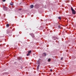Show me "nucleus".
<instances>
[{
	"instance_id": "obj_7",
	"label": "nucleus",
	"mask_w": 76,
	"mask_h": 76,
	"mask_svg": "<svg viewBox=\"0 0 76 76\" xmlns=\"http://www.w3.org/2000/svg\"><path fill=\"white\" fill-rule=\"evenodd\" d=\"M39 65H38L37 66V70H38V69H39Z\"/></svg>"
},
{
	"instance_id": "obj_13",
	"label": "nucleus",
	"mask_w": 76,
	"mask_h": 76,
	"mask_svg": "<svg viewBox=\"0 0 76 76\" xmlns=\"http://www.w3.org/2000/svg\"><path fill=\"white\" fill-rule=\"evenodd\" d=\"M31 53V50H30L28 52V53L30 54V53Z\"/></svg>"
},
{
	"instance_id": "obj_14",
	"label": "nucleus",
	"mask_w": 76,
	"mask_h": 76,
	"mask_svg": "<svg viewBox=\"0 0 76 76\" xmlns=\"http://www.w3.org/2000/svg\"><path fill=\"white\" fill-rule=\"evenodd\" d=\"M51 61V59L50 58L48 59V61Z\"/></svg>"
},
{
	"instance_id": "obj_12",
	"label": "nucleus",
	"mask_w": 76,
	"mask_h": 76,
	"mask_svg": "<svg viewBox=\"0 0 76 76\" xmlns=\"http://www.w3.org/2000/svg\"><path fill=\"white\" fill-rule=\"evenodd\" d=\"M6 26L7 27H9V24H7Z\"/></svg>"
},
{
	"instance_id": "obj_17",
	"label": "nucleus",
	"mask_w": 76,
	"mask_h": 76,
	"mask_svg": "<svg viewBox=\"0 0 76 76\" xmlns=\"http://www.w3.org/2000/svg\"><path fill=\"white\" fill-rule=\"evenodd\" d=\"M37 63H38V64H39V61H37Z\"/></svg>"
},
{
	"instance_id": "obj_23",
	"label": "nucleus",
	"mask_w": 76,
	"mask_h": 76,
	"mask_svg": "<svg viewBox=\"0 0 76 76\" xmlns=\"http://www.w3.org/2000/svg\"><path fill=\"white\" fill-rule=\"evenodd\" d=\"M18 59H19V60H20V58H19Z\"/></svg>"
},
{
	"instance_id": "obj_8",
	"label": "nucleus",
	"mask_w": 76,
	"mask_h": 76,
	"mask_svg": "<svg viewBox=\"0 0 76 76\" xmlns=\"http://www.w3.org/2000/svg\"><path fill=\"white\" fill-rule=\"evenodd\" d=\"M30 7L31 8H33V7H34V5H31L30 6Z\"/></svg>"
},
{
	"instance_id": "obj_4",
	"label": "nucleus",
	"mask_w": 76,
	"mask_h": 76,
	"mask_svg": "<svg viewBox=\"0 0 76 76\" xmlns=\"http://www.w3.org/2000/svg\"><path fill=\"white\" fill-rule=\"evenodd\" d=\"M57 37H53V39L54 40H56V39H57Z\"/></svg>"
},
{
	"instance_id": "obj_22",
	"label": "nucleus",
	"mask_w": 76,
	"mask_h": 76,
	"mask_svg": "<svg viewBox=\"0 0 76 76\" xmlns=\"http://www.w3.org/2000/svg\"><path fill=\"white\" fill-rule=\"evenodd\" d=\"M62 59H63V57L61 58V60H62Z\"/></svg>"
},
{
	"instance_id": "obj_18",
	"label": "nucleus",
	"mask_w": 76,
	"mask_h": 76,
	"mask_svg": "<svg viewBox=\"0 0 76 76\" xmlns=\"http://www.w3.org/2000/svg\"><path fill=\"white\" fill-rule=\"evenodd\" d=\"M2 1H3L4 2V1H6V0H2Z\"/></svg>"
},
{
	"instance_id": "obj_19",
	"label": "nucleus",
	"mask_w": 76,
	"mask_h": 76,
	"mask_svg": "<svg viewBox=\"0 0 76 76\" xmlns=\"http://www.w3.org/2000/svg\"><path fill=\"white\" fill-rule=\"evenodd\" d=\"M19 10H22V9H19Z\"/></svg>"
},
{
	"instance_id": "obj_11",
	"label": "nucleus",
	"mask_w": 76,
	"mask_h": 76,
	"mask_svg": "<svg viewBox=\"0 0 76 76\" xmlns=\"http://www.w3.org/2000/svg\"><path fill=\"white\" fill-rule=\"evenodd\" d=\"M58 19H59V20H61V17H58Z\"/></svg>"
},
{
	"instance_id": "obj_10",
	"label": "nucleus",
	"mask_w": 76,
	"mask_h": 76,
	"mask_svg": "<svg viewBox=\"0 0 76 76\" xmlns=\"http://www.w3.org/2000/svg\"><path fill=\"white\" fill-rule=\"evenodd\" d=\"M71 10H72V11L74 10L73 9L72 7H71Z\"/></svg>"
},
{
	"instance_id": "obj_9",
	"label": "nucleus",
	"mask_w": 76,
	"mask_h": 76,
	"mask_svg": "<svg viewBox=\"0 0 76 76\" xmlns=\"http://www.w3.org/2000/svg\"><path fill=\"white\" fill-rule=\"evenodd\" d=\"M58 28L59 29H61V28H62L61 27V26H58Z\"/></svg>"
},
{
	"instance_id": "obj_1",
	"label": "nucleus",
	"mask_w": 76,
	"mask_h": 76,
	"mask_svg": "<svg viewBox=\"0 0 76 76\" xmlns=\"http://www.w3.org/2000/svg\"><path fill=\"white\" fill-rule=\"evenodd\" d=\"M10 33H12V31L11 30H10L9 31H7V34H10Z\"/></svg>"
},
{
	"instance_id": "obj_2",
	"label": "nucleus",
	"mask_w": 76,
	"mask_h": 76,
	"mask_svg": "<svg viewBox=\"0 0 76 76\" xmlns=\"http://www.w3.org/2000/svg\"><path fill=\"white\" fill-rule=\"evenodd\" d=\"M3 8L4 10H7V8L4 6H3Z\"/></svg>"
},
{
	"instance_id": "obj_20",
	"label": "nucleus",
	"mask_w": 76,
	"mask_h": 76,
	"mask_svg": "<svg viewBox=\"0 0 76 76\" xmlns=\"http://www.w3.org/2000/svg\"><path fill=\"white\" fill-rule=\"evenodd\" d=\"M4 17H5V16H6V15H5V14H4Z\"/></svg>"
},
{
	"instance_id": "obj_16",
	"label": "nucleus",
	"mask_w": 76,
	"mask_h": 76,
	"mask_svg": "<svg viewBox=\"0 0 76 76\" xmlns=\"http://www.w3.org/2000/svg\"><path fill=\"white\" fill-rule=\"evenodd\" d=\"M10 4V5H13V3H11Z\"/></svg>"
},
{
	"instance_id": "obj_6",
	"label": "nucleus",
	"mask_w": 76,
	"mask_h": 76,
	"mask_svg": "<svg viewBox=\"0 0 76 76\" xmlns=\"http://www.w3.org/2000/svg\"><path fill=\"white\" fill-rule=\"evenodd\" d=\"M42 56H47V54H46V53H43L42 54Z\"/></svg>"
},
{
	"instance_id": "obj_3",
	"label": "nucleus",
	"mask_w": 76,
	"mask_h": 76,
	"mask_svg": "<svg viewBox=\"0 0 76 76\" xmlns=\"http://www.w3.org/2000/svg\"><path fill=\"white\" fill-rule=\"evenodd\" d=\"M30 35L33 38H34V37H35V35H34V34L33 33H31L30 34Z\"/></svg>"
},
{
	"instance_id": "obj_15",
	"label": "nucleus",
	"mask_w": 76,
	"mask_h": 76,
	"mask_svg": "<svg viewBox=\"0 0 76 76\" xmlns=\"http://www.w3.org/2000/svg\"><path fill=\"white\" fill-rule=\"evenodd\" d=\"M29 55H30V54H29V53L27 54V56H29Z\"/></svg>"
},
{
	"instance_id": "obj_5",
	"label": "nucleus",
	"mask_w": 76,
	"mask_h": 76,
	"mask_svg": "<svg viewBox=\"0 0 76 76\" xmlns=\"http://www.w3.org/2000/svg\"><path fill=\"white\" fill-rule=\"evenodd\" d=\"M72 14H73L74 15H75L76 14V11L75 10L72 11Z\"/></svg>"
},
{
	"instance_id": "obj_21",
	"label": "nucleus",
	"mask_w": 76,
	"mask_h": 76,
	"mask_svg": "<svg viewBox=\"0 0 76 76\" xmlns=\"http://www.w3.org/2000/svg\"><path fill=\"white\" fill-rule=\"evenodd\" d=\"M50 72H52V69H50Z\"/></svg>"
}]
</instances>
